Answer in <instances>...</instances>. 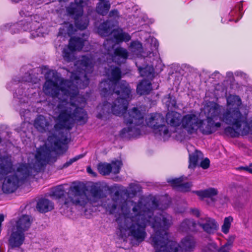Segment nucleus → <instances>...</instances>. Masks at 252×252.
Segmentation results:
<instances>
[{
    "instance_id": "1",
    "label": "nucleus",
    "mask_w": 252,
    "mask_h": 252,
    "mask_svg": "<svg viewBox=\"0 0 252 252\" xmlns=\"http://www.w3.org/2000/svg\"><path fill=\"white\" fill-rule=\"evenodd\" d=\"M93 56H82L74 64L76 70L71 72L70 80L61 79L58 73L48 71L45 75L44 93L53 97H58L57 106L59 115L54 127V133L47 139L49 150L58 155L63 154L67 150L68 140L62 130L72 128L74 121L85 124L88 115L84 108L86 98L79 93L78 88H86L89 83L88 75L93 72L94 63Z\"/></svg>"
},
{
    "instance_id": "2",
    "label": "nucleus",
    "mask_w": 252,
    "mask_h": 252,
    "mask_svg": "<svg viewBox=\"0 0 252 252\" xmlns=\"http://www.w3.org/2000/svg\"><path fill=\"white\" fill-rule=\"evenodd\" d=\"M132 203L130 209L126 203L124 202L121 206V212L115 214L118 236L124 240L130 236L140 243L145 239L146 228L150 225L154 230L151 239L156 249H159L162 252H179L180 248L186 252L193 250L196 241L192 236L183 238L181 246L169 240L167 230L173 224V218L165 212H157L158 204L155 197Z\"/></svg>"
},
{
    "instance_id": "3",
    "label": "nucleus",
    "mask_w": 252,
    "mask_h": 252,
    "mask_svg": "<svg viewBox=\"0 0 252 252\" xmlns=\"http://www.w3.org/2000/svg\"><path fill=\"white\" fill-rule=\"evenodd\" d=\"M118 86L120 90H116L112 92V94L102 96L108 97L109 101L111 100V96L114 94L119 96L112 103L104 101L99 104L97 107V117L101 119L110 113L118 116L123 115L127 127L120 131V136L125 138L136 137L141 134L140 128L144 124L143 114L136 107L132 108L126 113L128 103L132 98L131 89L126 82H122Z\"/></svg>"
},
{
    "instance_id": "4",
    "label": "nucleus",
    "mask_w": 252,
    "mask_h": 252,
    "mask_svg": "<svg viewBox=\"0 0 252 252\" xmlns=\"http://www.w3.org/2000/svg\"><path fill=\"white\" fill-rule=\"evenodd\" d=\"M206 117L217 121L219 120L232 126L224 129L225 133L232 137L240 135H246L250 130L247 116L243 115L238 110H225L221 114V107L213 102H209L205 108Z\"/></svg>"
},
{
    "instance_id": "5",
    "label": "nucleus",
    "mask_w": 252,
    "mask_h": 252,
    "mask_svg": "<svg viewBox=\"0 0 252 252\" xmlns=\"http://www.w3.org/2000/svg\"><path fill=\"white\" fill-rule=\"evenodd\" d=\"M50 153L44 147L37 149L35 155V162L32 164H19L12 174L5 177L1 189L4 193L15 192L19 186L30 176L32 171L38 172L49 160Z\"/></svg>"
},
{
    "instance_id": "6",
    "label": "nucleus",
    "mask_w": 252,
    "mask_h": 252,
    "mask_svg": "<svg viewBox=\"0 0 252 252\" xmlns=\"http://www.w3.org/2000/svg\"><path fill=\"white\" fill-rule=\"evenodd\" d=\"M90 193L91 196L89 197L78 185L72 186L69 188L67 194L62 198V201L66 207L73 205L85 207L88 203L93 204L104 196L100 187H92Z\"/></svg>"
},
{
    "instance_id": "7",
    "label": "nucleus",
    "mask_w": 252,
    "mask_h": 252,
    "mask_svg": "<svg viewBox=\"0 0 252 252\" xmlns=\"http://www.w3.org/2000/svg\"><path fill=\"white\" fill-rule=\"evenodd\" d=\"M112 34L113 37L107 38L103 43L104 55L110 57L112 61L118 64L125 63L128 56L127 50L121 47L114 48L116 44L129 41L131 36L121 29L113 30Z\"/></svg>"
},
{
    "instance_id": "8",
    "label": "nucleus",
    "mask_w": 252,
    "mask_h": 252,
    "mask_svg": "<svg viewBox=\"0 0 252 252\" xmlns=\"http://www.w3.org/2000/svg\"><path fill=\"white\" fill-rule=\"evenodd\" d=\"M89 0H75L66 7L67 14L74 20L76 27L81 30L86 29L89 23L87 16H83V7L89 4Z\"/></svg>"
},
{
    "instance_id": "9",
    "label": "nucleus",
    "mask_w": 252,
    "mask_h": 252,
    "mask_svg": "<svg viewBox=\"0 0 252 252\" xmlns=\"http://www.w3.org/2000/svg\"><path fill=\"white\" fill-rule=\"evenodd\" d=\"M107 73L109 78L101 82L99 85L101 96H106L112 94V92L116 90H120L118 85L122 82H126L124 80L118 82L121 78V71L118 67H113Z\"/></svg>"
},
{
    "instance_id": "10",
    "label": "nucleus",
    "mask_w": 252,
    "mask_h": 252,
    "mask_svg": "<svg viewBox=\"0 0 252 252\" xmlns=\"http://www.w3.org/2000/svg\"><path fill=\"white\" fill-rule=\"evenodd\" d=\"M146 124L153 129L156 135L162 137L164 140L170 137L171 133L164 124V118L161 114H151L146 119Z\"/></svg>"
},
{
    "instance_id": "11",
    "label": "nucleus",
    "mask_w": 252,
    "mask_h": 252,
    "mask_svg": "<svg viewBox=\"0 0 252 252\" xmlns=\"http://www.w3.org/2000/svg\"><path fill=\"white\" fill-rule=\"evenodd\" d=\"M86 41L85 39L80 37H71L68 46L64 47L62 51L63 59L67 62L72 61L74 59V51L81 50Z\"/></svg>"
},
{
    "instance_id": "12",
    "label": "nucleus",
    "mask_w": 252,
    "mask_h": 252,
    "mask_svg": "<svg viewBox=\"0 0 252 252\" xmlns=\"http://www.w3.org/2000/svg\"><path fill=\"white\" fill-rule=\"evenodd\" d=\"M181 127L185 129L188 133H193L199 129L202 120L193 112H190L183 116L182 118Z\"/></svg>"
},
{
    "instance_id": "13",
    "label": "nucleus",
    "mask_w": 252,
    "mask_h": 252,
    "mask_svg": "<svg viewBox=\"0 0 252 252\" xmlns=\"http://www.w3.org/2000/svg\"><path fill=\"white\" fill-rule=\"evenodd\" d=\"M221 126V123L220 122L206 118L205 121L202 120L199 129L203 134L210 135L217 131Z\"/></svg>"
},
{
    "instance_id": "14",
    "label": "nucleus",
    "mask_w": 252,
    "mask_h": 252,
    "mask_svg": "<svg viewBox=\"0 0 252 252\" xmlns=\"http://www.w3.org/2000/svg\"><path fill=\"white\" fill-rule=\"evenodd\" d=\"M25 239V233L12 228L8 240V246L11 249L20 248L24 243Z\"/></svg>"
},
{
    "instance_id": "15",
    "label": "nucleus",
    "mask_w": 252,
    "mask_h": 252,
    "mask_svg": "<svg viewBox=\"0 0 252 252\" xmlns=\"http://www.w3.org/2000/svg\"><path fill=\"white\" fill-rule=\"evenodd\" d=\"M11 157L8 155L0 156V180L13 170Z\"/></svg>"
},
{
    "instance_id": "16",
    "label": "nucleus",
    "mask_w": 252,
    "mask_h": 252,
    "mask_svg": "<svg viewBox=\"0 0 252 252\" xmlns=\"http://www.w3.org/2000/svg\"><path fill=\"white\" fill-rule=\"evenodd\" d=\"M120 198L119 192L116 191L112 199H107L105 201H100V205L104 208L110 214H115L116 213L117 206L120 203Z\"/></svg>"
},
{
    "instance_id": "17",
    "label": "nucleus",
    "mask_w": 252,
    "mask_h": 252,
    "mask_svg": "<svg viewBox=\"0 0 252 252\" xmlns=\"http://www.w3.org/2000/svg\"><path fill=\"white\" fill-rule=\"evenodd\" d=\"M32 221L31 216L27 215H22L17 219L15 225L12 228L24 233L25 231L29 230Z\"/></svg>"
},
{
    "instance_id": "18",
    "label": "nucleus",
    "mask_w": 252,
    "mask_h": 252,
    "mask_svg": "<svg viewBox=\"0 0 252 252\" xmlns=\"http://www.w3.org/2000/svg\"><path fill=\"white\" fill-rule=\"evenodd\" d=\"M33 126L37 131L41 133L48 131L51 126L49 120L42 115L36 117L34 121Z\"/></svg>"
},
{
    "instance_id": "19",
    "label": "nucleus",
    "mask_w": 252,
    "mask_h": 252,
    "mask_svg": "<svg viewBox=\"0 0 252 252\" xmlns=\"http://www.w3.org/2000/svg\"><path fill=\"white\" fill-rule=\"evenodd\" d=\"M198 226L202 227L208 233H212L218 228L215 220L210 218L201 219L198 222Z\"/></svg>"
},
{
    "instance_id": "20",
    "label": "nucleus",
    "mask_w": 252,
    "mask_h": 252,
    "mask_svg": "<svg viewBox=\"0 0 252 252\" xmlns=\"http://www.w3.org/2000/svg\"><path fill=\"white\" fill-rule=\"evenodd\" d=\"M182 118L180 113L171 111L167 113L166 116V121L167 123L171 126L175 128L182 126Z\"/></svg>"
},
{
    "instance_id": "21",
    "label": "nucleus",
    "mask_w": 252,
    "mask_h": 252,
    "mask_svg": "<svg viewBox=\"0 0 252 252\" xmlns=\"http://www.w3.org/2000/svg\"><path fill=\"white\" fill-rule=\"evenodd\" d=\"M198 223L193 220L185 219L181 223L179 230L183 232H196L198 230Z\"/></svg>"
},
{
    "instance_id": "22",
    "label": "nucleus",
    "mask_w": 252,
    "mask_h": 252,
    "mask_svg": "<svg viewBox=\"0 0 252 252\" xmlns=\"http://www.w3.org/2000/svg\"><path fill=\"white\" fill-rule=\"evenodd\" d=\"M36 209L40 213H46L54 209V204L47 199L41 198L37 203Z\"/></svg>"
},
{
    "instance_id": "23",
    "label": "nucleus",
    "mask_w": 252,
    "mask_h": 252,
    "mask_svg": "<svg viewBox=\"0 0 252 252\" xmlns=\"http://www.w3.org/2000/svg\"><path fill=\"white\" fill-rule=\"evenodd\" d=\"M226 100L227 105L230 107L226 110H231L232 111L234 110H238L240 112L239 110V107L241 106L242 102L241 99L239 96L230 95L227 97Z\"/></svg>"
},
{
    "instance_id": "24",
    "label": "nucleus",
    "mask_w": 252,
    "mask_h": 252,
    "mask_svg": "<svg viewBox=\"0 0 252 252\" xmlns=\"http://www.w3.org/2000/svg\"><path fill=\"white\" fill-rule=\"evenodd\" d=\"M151 82L146 80H142L137 86V93L140 95L147 94L152 90Z\"/></svg>"
},
{
    "instance_id": "25",
    "label": "nucleus",
    "mask_w": 252,
    "mask_h": 252,
    "mask_svg": "<svg viewBox=\"0 0 252 252\" xmlns=\"http://www.w3.org/2000/svg\"><path fill=\"white\" fill-rule=\"evenodd\" d=\"M197 195L201 199L204 198H212L218 194V190L213 188H210L204 190H196L193 192Z\"/></svg>"
},
{
    "instance_id": "26",
    "label": "nucleus",
    "mask_w": 252,
    "mask_h": 252,
    "mask_svg": "<svg viewBox=\"0 0 252 252\" xmlns=\"http://www.w3.org/2000/svg\"><path fill=\"white\" fill-rule=\"evenodd\" d=\"M110 3L108 0L100 1L96 5V11L100 15H105L110 9Z\"/></svg>"
},
{
    "instance_id": "27",
    "label": "nucleus",
    "mask_w": 252,
    "mask_h": 252,
    "mask_svg": "<svg viewBox=\"0 0 252 252\" xmlns=\"http://www.w3.org/2000/svg\"><path fill=\"white\" fill-rule=\"evenodd\" d=\"M151 41L153 43V45H151L152 47V51H148V52H143L141 54V57H144V59L146 60V61H149V58H151L152 57H158V55L157 52H155L154 50H157L158 49V44L157 40L155 38H152ZM152 60H150L149 62H152Z\"/></svg>"
},
{
    "instance_id": "28",
    "label": "nucleus",
    "mask_w": 252,
    "mask_h": 252,
    "mask_svg": "<svg viewBox=\"0 0 252 252\" xmlns=\"http://www.w3.org/2000/svg\"><path fill=\"white\" fill-rule=\"evenodd\" d=\"M139 61L136 62V66L141 76L150 77L153 75L154 69L152 65H146L143 66L138 65Z\"/></svg>"
},
{
    "instance_id": "29",
    "label": "nucleus",
    "mask_w": 252,
    "mask_h": 252,
    "mask_svg": "<svg viewBox=\"0 0 252 252\" xmlns=\"http://www.w3.org/2000/svg\"><path fill=\"white\" fill-rule=\"evenodd\" d=\"M203 158L202 153L199 151L196 150L192 154H190L189 157V168H194L197 165L199 160Z\"/></svg>"
},
{
    "instance_id": "30",
    "label": "nucleus",
    "mask_w": 252,
    "mask_h": 252,
    "mask_svg": "<svg viewBox=\"0 0 252 252\" xmlns=\"http://www.w3.org/2000/svg\"><path fill=\"white\" fill-rule=\"evenodd\" d=\"M97 169L101 174L107 175L112 171V167L110 163H100L97 165Z\"/></svg>"
},
{
    "instance_id": "31",
    "label": "nucleus",
    "mask_w": 252,
    "mask_h": 252,
    "mask_svg": "<svg viewBox=\"0 0 252 252\" xmlns=\"http://www.w3.org/2000/svg\"><path fill=\"white\" fill-rule=\"evenodd\" d=\"M110 32V22L108 21L104 22L98 27V32L102 36H106Z\"/></svg>"
},
{
    "instance_id": "32",
    "label": "nucleus",
    "mask_w": 252,
    "mask_h": 252,
    "mask_svg": "<svg viewBox=\"0 0 252 252\" xmlns=\"http://www.w3.org/2000/svg\"><path fill=\"white\" fill-rule=\"evenodd\" d=\"M232 221L233 218L231 216L224 218L223 224L221 227V231L223 233L227 234L229 232V228Z\"/></svg>"
},
{
    "instance_id": "33",
    "label": "nucleus",
    "mask_w": 252,
    "mask_h": 252,
    "mask_svg": "<svg viewBox=\"0 0 252 252\" xmlns=\"http://www.w3.org/2000/svg\"><path fill=\"white\" fill-rule=\"evenodd\" d=\"M234 239V237H230L229 239L227 240V242L226 243V244H225L220 249L219 251V252H229V251L232 247Z\"/></svg>"
},
{
    "instance_id": "34",
    "label": "nucleus",
    "mask_w": 252,
    "mask_h": 252,
    "mask_svg": "<svg viewBox=\"0 0 252 252\" xmlns=\"http://www.w3.org/2000/svg\"><path fill=\"white\" fill-rule=\"evenodd\" d=\"M130 48H131L132 52L136 54H138V53L141 52L142 46L140 42L134 41L131 42Z\"/></svg>"
},
{
    "instance_id": "35",
    "label": "nucleus",
    "mask_w": 252,
    "mask_h": 252,
    "mask_svg": "<svg viewBox=\"0 0 252 252\" xmlns=\"http://www.w3.org/2000/svg\"><path fill=\"white\" fill-rule=\"evenodd\" d=\"M63 193L64 190L62 185L57 186L52 191V195L59 198H61Z\"/></svg>"
},
{
    "instance_id": "36",
    "label": "nucleus",
    "mask_w": 252,
    "mask_h": 252,
    "mask_svg": "<svg viewBox=\"0 0 252 252\" xmlns=\"http://www.w3.org/2000/svg\"><path fill=\"white\" fill-rule=\"evenodd\" d=\"M112 167V171L114 174H118L119 173L121 166L122 165V162L120 160H116L112 161L110 164Z\"/></svg>"
},
{
    "instance_id": "37",
    "label": "nucleus",
    "mask_w": 252,
    "mask_h": 252,
    "mask_svg": "<svg viewBox=\"0 0 252 252\" xmlns=\"http://www.w3.org/2000/svg\"><path fill=\"white\" fill-rule=\"evenodd\" d=\"M83 157L84 155L81 154L76 156L73 158L70 159L68 161H66L65 163L63 164L62 168H65L68 167V166L71 165L73 162L77 161L79 159L82 158Z\"/></svg>"
},
{
    "instance_id": "38",
    "label": "nucleus",
    "mask_w": 252,
    "mask_h": 252,
    "mask_svg": "<svg viewBox=\"0 0 252 252\" xmlns=\"http://www.w3.org/2000/svg\"><path fill=\"white\" fill-rule=\"evenodd\" d=\"M182 182V177L168 180V182L170 183L173 187H176L177 189H178L179 187L181 185Z\"/></svg>"
},
{
    "instance_id": "39",
    "label": "nucleus",
    "mask_w": 252,
    "mask_h": 252,
    "mask_svg": "<svg viewBox=\"0 0 252 252\" xmlns=\"http://www.w3.org/2000/svg\"><path fill=\"white\" fill-rule=\"evenodd\" d=\"M191 187V184L190 183H183L182 182L181 185L179 187L178 190L182 192L189 191Z\"/></svg>"
},
{
    "instance_id": "40",
    "label": "nucleus",
    "mask_w": 252,
    "mask_h": 252,
    "mask_svg": "<svg viewBox=\"0 0 252 252\" xmlns=\"http://www.w3.org/2000/svg\"><path fill=\"white\" fill-rule=\"evenodd\" d=\"M129 189L133 194H135L137 192L139 191V187L136 184H130L129 185Z\"/></svg>"
},
{
    "instance_id": "41",
    "label": "nucleus",
    "mask_w": 252,
    "mask_h": 252,
    "mask_svg": "<svg viewBox=\"0 0 252 252\" xmlns=\"http://www.w3.org/2000/svg\"><path fill=\"white\" fill-rule=\"evenodd\" d=\"M23 90L22 89H19L16 90L14 93V96H16L20 100L24 98Z\"/></svg>"
},
{
    "instance_id": "42",
    "label": "nucleus",
    "mask_w": 252,
    "mask_h": 252,
    "mask_svg": "<svg viewBox=\"0 0 252 252\" xmlns=\"http://www.w3.org/2000/svg\"><path fill=\"white\" fill-rule=\"evenodd\" d=\"M210 165V160L208 158H206L200 163V166L203 169H207Z\"/></svg>"
},
{
    "instance_id": "43",
    "label": "nucleus",
    "mask_w": 252,
    "mask_h": 252,
    "mask_svg": "<svg viewBox=\"0 0 252 252\" xmlns=\"http://www.w3.org/2000/svg\"><path fill=\"white\" fill-rule=\"evenodd\" d=\"M18 27H19V24H13L12 25H10L9 27V30L10 32L12 34L16 33L19 31V30L18 29Z\"/></svg>"
},
{
    "instance_id": "44",
    "label": "nucleus",
    "mask_w": 252,
    "mask_h": 252,
    "mask_svg": "<svg viewBox=\"0 0 252 252\" xmlns=\"http://www.w3.org/2000/svg\"><path fill=\"white\" fill-rule=\"evenodd\" d=\"M67 28L66 32L68 35L72 34L74 33V27L72 24H69Z\"/></svg>"
},
{
    "instance_id": "45",
    "label": "nucleus",
    "mask_w": 252,
    "mask_h": 252,
    "mask_svg": "<svg viewBox=\"0 0 252 252\" xmlns=\"http://www.w3.org/2000/svg\"><path fill=\"white\" fill-rule=\"evenodd\" d=\"M110 17H118L119 16V12L117 9H113L111 10L109 13Z\"/></svg>"
},
{
    "instance_id": "46",
    "label": "nucleus",
    "mask_w": 252,
    "mask_h": 252,
    "mask_svg": "<svg viewBox=\"0 0 252 252\" xmlns=\"http://www.w3.org/2000/svg\"><path fill=\"white\" fill-rule=\"evenodd\" d=\"M220 76H221V75L220 74L219 72L216 71L211 74V77L212 78L215 79H220Z\"/></svg>"
},
{
    "instance_id": "47",
    "label": "nucleus",
    "mask_w": 252,
    "mask_h": 252,
    "mask_svg": "<svg viewBox=\"0 0 252 252\" xmlns=\"http://www.w3.org/2000/svg\"><path fill=\"white\" fill-rule=\"evenodd\" d=\"M240 169L245 170L252 174V168L251 166H241L239 167Z\"/></svg>"
},
{
    "instance_id": "48",
    "label": "nucleus",
    "mask_w": 252,
    "mask_h": 252,
    "mask_svg": "<svg viewBox=\"0 0 252 252\" xmlns=\"http://www.w3.org/2000/svg\"><path fill=\"white\" fill-rule=\"evenodd\" d=\"M235 74L237 76H240L245 79L247 78V75L242 71H237L235 73Z\"/></svg>"
},
{
    "instance_id": "49",
    "label": "nucleus",
    "mask_w": 252,
    "mask_h": 252,
    "mask_svg": "<svg viewBox=\"0 0 252 252\" xmlns=\"http://www.w3.org/2000/svg\"><path fill=\"white\" fill-rule=\"evenodd\" d=\"M30 112V111L28 109H22L20 110V114L21 117H24L25 114H27Z\"/></svg>"
},
{
    "instance_id": "50",
    "label": "nucleus",
    "mask_w": 252,
    "mask_h": 252,
    "mask_svg": "<svg viewBox=\"0 0 252 252\" xmlns=\"http://www.w3.org/2000/svg\"><path fill=\"white\" fill-rule=\"evenodd\" d=\"M192 212L196 217H198L199 215V212L197 209H193Z\"/></svg>"
},
{
    "instance_id": "51",
    "label": "nucleus",
    "mask_w": 252,
    "mask_h": 252,
    "mask_svg": "<svg viewBox=\"0 0 252 252\" xmlns=\"http://www.w3.org/2000/svg\"><path fill=\"white\" fill-rule=\"evenodd\" d=\"M87 172L90 173V174H93L94 176L95 175V173H94L93 171V170L92 169V168L90 167H88L87 168Z\"/></svg>"
},
{
    "instance_id": "52",
    "label": "nucleus",
    "mask_w": 252,
    "mask_h": 252,
    "mask_svg": "<svg viewBox=\"0 0 252 252\" xmlns=\"http://www.w3.org/2000/svg\"><path fill=\"white\" fill-rule=\"evenodd\" d=\"M226 76L228 78H231V77H233V73L231 72H228L226 74Z\"/></svg>"
},
{
    "instance_id": "53",
    "label": "nucleus",
    "mask_w": 252,
    "mask_h": 252,
    "mask_svg": "<svg viewBox=\"0 0 252 252\" xmlns=\"http://www.w3.org/2000/svg\"><path fill=\"white\" fill-rule=\"evenodd\" d=\"M209 247L213 248H216V244L215 243H211L209 245Z\"/></svg>"
},
{
    "instance_id": "54",
    "label": "nucleus",
    "mask_w": 252,
    "mask_h": 252,
    "mask_svg": "<svg viewBox=\"0 0 252 252\" xmlns=\"http://www.w3.org/2000/svg\"><path fill=\"white\" fill-rule=\"evenodd\" d=\"M23 85H24V86H30L29 85H28L27 83H25L23 84H22V86H23Z\"/></svg>"
},
{
    "instance_id": "55",
    "label": "nucleus",
    "mask_w": 252,
    "mask_h": 252,
    "mask_svg": "<svg viewBox=\"0 0 252 252\" xmlns=\"http://www.w3.org/2000/svg\"><path fill=\"white\" fill-rule=\"evenodd\" d=\"M156 252H162L161 251H160L159 249H156Z\"/></svg>"
},
{
    "instance_id": "56",
    "label": "nucleus",
    "mask_w": 252,
    "mask_h": 252,
    "mask_svg": "<svg viewBox=\"0 0 252 252\" xmlns=\"http://www.w3.org/2000/svg\"><path fill=\"white\" fill-rule=\"evenodd\" d=\"M252 129V122H251V127H250V129Z\"/></svg>"
},
{
    "instance_id": "57",
    "label": "nucleus",
    "mask_w": 252,
    "mask_h": 252,
    "mask_svg": "<svg viewBox=\"0 0 252 252\" xmlns=\"http://www.w3.org/2000/svg\"><path fill=\"white\" fill-rule=\"evenodd\" d=\"M24 96L27 98L28 97V95H27L26 94H25Z\"/></svg>"
},
{
    "instance_id": "58",
    "label": "nucleus",
    "mask_w": 252,
    "mask_h": 252,
    "mask_svg": "<svg viewBox=\"0 0 252 252\" xmlns=\"http://www.w3.org/2000/svg\"><path fill=\"white\" fill-rule=\"evenodd\" d=\"M60 2H61L62 0H59Z\"/></svg>"
}]
</instances>
